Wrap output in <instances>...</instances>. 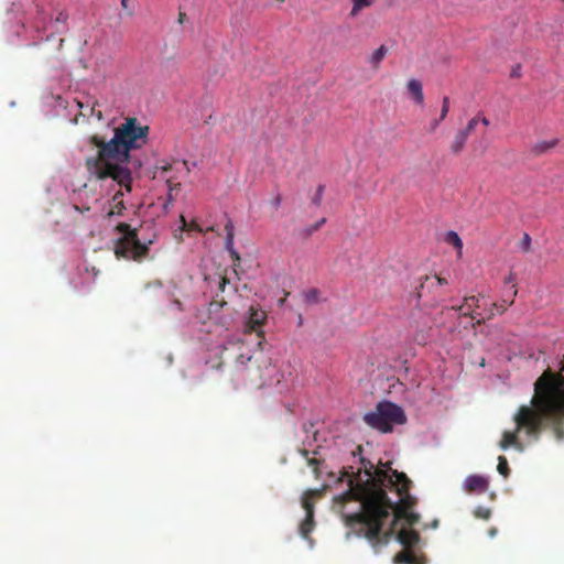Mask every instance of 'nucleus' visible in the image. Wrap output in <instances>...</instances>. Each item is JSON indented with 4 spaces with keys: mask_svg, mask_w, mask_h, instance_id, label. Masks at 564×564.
<instances>
[{
    "mask_svg": "<svg viewBox=\"0 0 564 564\" xmlns=\"http://www.w3.org/2000/svg\"><path fill=\"white\" fill-rule=\"evenodd\" d=\"M148 134V126L141 124L134 117H129L113 129L110 140L107 141L98 134L91 135L89 143L98 151L85 160L88 173L97 180L111 178L126 192H131L132 175L128 169L130 153L147 144Z\"/></svg>",
    "mask_w": 564,
    "mask_h": 564,
    "instance_id": "nucleus-1",
    "label": "nucleus"
},
{
    "mask_svg": "<svg viewBox=\"0 0 564 564\" xmlns=\"http://www.w3.org/2000/svg\"><path fill=\"white\" fill-rule=\"evenodd\" d=\"M116 229L122 234L117 240L115 254L117 258L132 259L140 261L148 253V246L142 243L138 237V231L131 228L129 224L120 223Z\"/></svg>",
    "mask_w": 564,
    "mask_h": 564,
    "instance_id": "nucleus-2",
    "label": "nucleus"
},
{
    "mask_svg": "<svg viewBox=\"0 0 564 564\" xmlns=\"http://www.w3.org/2000/svg\"><path fill=\"white\" fill-rule=\"evenodd\" d=\"M173 285L164 288L161 281H153L145 285L144 291L149 297L153 296L159 301H167L169 303L174 304L176 303V299L171 291Z\"/></svg>",
    "mask_w": 564,
    "mask_h": 564,
    "instance_id": "nucleus-3",
    "label": "nucleus"
},
{
    "mask_svg": "<svg viewBox=\"0 0 564 564\" xmlns=\"http://www.w3.org/2000/svg\"><path fill=\"white\" fill-rule=\"evenodd\" d=\"M123 194H124L123 191L120 189L113 195L112 206L108 213L109 216L121 215L122 210L124 209V204L122 200Z\"/></svg>",
    "mask_w": 564,
    "mask_h": 564,
    "instance_id": "nucleus-4",
    "label": "nucleus"
},
{
    "mask_svg": "<svg viewBox=\"0 0 564 564\" xmlns=\"http://www.w3.org/2000/svg\"><path fill=\"white\" fill-rule=\"evenodd\" d=\"M66 19H67V17H66L63 12H61V13L58 14V17H57V19H56V20H57L58 22H65V21H66Z\"/></svg>",
    "mask_w": 564,
    "mask_h": 564,
    "instance_id": "nucleus-5",
    "label": "nucleus"
},
{
    "mask_svg": "<svg viewBox=\"0 0 564 564\" xmlns=\"http://www.w3.org/2000/svg\"><path fill=\"white\" fill-rule=\"evenodd\" d=\"M166 360H167V366H172V364H173V356L170 354L167 356Z\"/></svg>",
    "mask_w": 564,
    "mask_h": 564,
    "instance_id": "nucleus-6",
    "label": "nucleus"
},
{
    "mask_svg": "<svg viewBox=\"0 0 564 564\" xmlns=\"http://www.w3.org/2000/svg\"><path fill=\"white\" fill-rule=\"evenodd\" d=\"M121 7L123 9H127L128 8V0H121Z\"/></svg>",
    "mask_w": 564,
    "mask_h": 564,
    "instance_id": "nucleus-7",
    "label": "nucleus"
}]
</instances>
